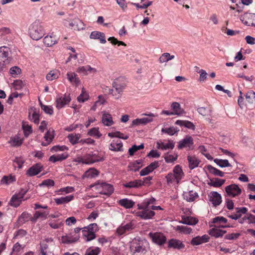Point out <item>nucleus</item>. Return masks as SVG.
<instances>
[{"instance_id": "nucleus-1", "label": "nucleus", "mask_w": 255, "mask_h": 255, "mask_svg": "<svg viewBox=\"0 0 255 255\" xmlns=\"http://www.w3.org/2000/svg\"><path fill=\"white\" fill-rule=\"evenodd\" d=\"M155 201L154 198H151L145 200L140 204H138V209L140 211L135 213L136 216L144 220L151 219L154 215V212L150 210L149 205L153 204Z\"/></svg>"}, {"instance_id": "nucleus-2", "label": "nucleus", "mask_w": 255, "mask_h": 255, "mask_svg": "<svg viewBox=\"0 0 255 255\" xmlns=\"http://www.w3.org/2000/svg\"><path fill=\"white\" fill-rule=\"evenodd\" d=\"M29 35L32 39L38 40L44 35V30L41 23L35 21L29 27Z\"/></svg>"}, {"instance_id": "nucleus-3", "label": "nucleus", "mask_w": 255, "mask_h": 255, "mask_svg": "<svg viewBox=\"0 0 255 255\" xmlns=\"http://www.w3.org/2000/svg\"><path fill=\"white\" fill-rule=\"evenodd\" d=\"M120 78L116 79L113 83V88L110 90L111 93L116 99H118L122 95L125 84L121 83Z\"/></svg>"}, {"instance_id": "nucleus-4", "label": "nucleus", "mask_w": 255, "mask_h": 255, "mask_svg": "<svg viewBox=\"0 0 255 255\" xmlns=\"http://www.w3.org/2000/svg\"><path fill=\"white\" fill-rule=\"evenodd\" d=\"M26 193V190H21L18 193L14 194L10 200L9 205L13 207L19 206Z\"/></svg>"}, {"instance_id": "nucleus-5", "label": "nucleus", "mask_w": 255, "mask_h": 255, "mask_svg": "<svg viewBox=\"0 0 255 255\" xmlns=\"http://www.w3.org/2000/svg\"><path fill=\"white\" fill-rule=\"evenodd\" d=\"M135 227V224L131 221L126 224L123 223L117 229V233L118 235H123L127 232L131 231Z\"/></svg>"}, {"instance_id": "nucleus-6", "label": "nucleus", "mask_w": 255, "mask_h": 255, "mask_svg": "<svg viewBox=\"0 0 255 255\" xmlns=\"http://www.w3.org/2000/svg\"><path fill=\"white\" fill-rule=\"evenodd\" d=\"M225 191L228 195L231 197L239 196L242 192L241 189L235 184H232L226 187Z\"/></svg>"}, {"instance_id": "nucleus-7", "label": "nucleus", "mask_w": 255, "mask_h": 255, "mask_svg": "<svg viewBox=\"0 0 255 255\" xmlns=\"http://www.w3.org/2000/svg\"><path fill=\"white\" fill-rule=\"evenodd\" d=\"M9 48L5 46L0 47V64L4 65L8 63Z\"/></svg>"}, {"instance_id": "nucleus-8", "label": "nucleus", "mask_w": 255, "mask_h": 255, "mask_svg": "<svg viewBox=\"0 0 255 255\" xmlns=\"http://www.w3.org/2000/svg\"><path fill=\"white\" fill-rule=\"evenodd\" d=\"M209 201L215 207L219 205L222 202V197L221 195L216 191L211 192L209 194Z\"/></svg>"}, {"instance_id": "nucleus-9", "label": "nucleus", "mask_w": 255, "mask_h": 255, "mask_svg": "<svg viewBox=\"0 0 255 255\" xmlns=\"http://www.w3.org/2000/svg\"><path fill=\"white\" fill-rule=\"evenodd\" d=\"M64 24L67 27H70L75 30H79L83 29V22L78 18H75L68 22H65Z\"/></svg>"}, {"instance_id": "nucleus-10", "label": "nucleus", "mask_w": 255, "mask_h": 255, "mask_svg": "<svg viewBox=\"0 0 255 255\" xmlns=\"http://www.w3.org/2000/svg\"><path fill=\"white\" fill-rule=\"evenodd\" d=\"M43 168V166L40 163H36L30 167L26 171V175L33 176L39 173Z\"/></svg>"}, {"instance_id": "nucleus-11", "label": "nucleus", "mask_w": 255, "mask_h": 255, "mask_svg": "<svg viewBox=\"0 0 255 255\" xmlns=\"http://www.w3.org/2000/svg\"><path fill=\"white\" fill-rule=\"evenodd\" d=\"M178 148L182 149L183 148H190L193 144V140L191 136H186L183 139L179 141Z\"/></svg>"}, {"instance_id": "nucleus-12", "label": "nucleus", "mask_w": 255, "mask_h": 255, "mask_svg": "<svg viewBox=\"0 0 255 255\" xmlns=\"http://www.w3.org/2000/svg\"><path fill=\"white\" fill-rule=\"evenodd\" d=\"M209 239L210 237L207 235H204L201 237L197 236L193 238L190 243L192 246H197L209 242Z\"/></svg>"}, {"instance_id": "nucleus-13", "label": "nucleus", "mask_w": 255, "mask_h": 255, "mask_svg": "<svg viewBox=\"0 0 255 255\" xmlns=\"http://www.w3.org/2000/svg\"><path fill=\"white\" fill-rule=\"evenodd\" d=\"M153 115H149L146 117H143L140 119H136L132 121L131 126L143 125L149 123L152 121Z\"/></svg>"}, {"instance_id": "nucleus-14", "label": "nucleus", "mask_w": 255, "mask_h": 255, "mask_svg": "<svg viewBox=\"0 0 255 255\" xmlns=\"http://www.w3.org/2000/svg\"><path fill=\"white\" fill-rule=\"evenodd\" d=\"M168 247L169 248L181 250L185 248V245L179 240L171 239L168 242Z\"/></svg>"}, {"instance_id": "nucleus-15", "label": "nucleus", "mask_w": 255, "mask_h": 255, "mask_svg": "<svg viewBox=\"0 0 255 255\" xmlns=\"http://www.w3.org/2000/svg\"><path fill=\"white\" fill-rule=\"evenodd\" d=\"M70 98L69 95L66 94L64 96L58 97L56 100V107L61 109L70 101Z\"/></svg>"}, {"instance_id": "nucleus-16", "label": "nucleus", "mask_w": 255, "mask_h": 255, "mask_svg": "<svg viewBox=\"0 0 255 255\" xmlns=\"http://www.w3.org/2000/svg\"><path fill=\"white\" fill-rule=\"evenodd\" d=\"M158 166V161L151 163L148 166L142 169L140 172V176H145L151 172Z\"/></svg>"}, {"instance_id": "nucleus-17", "label": "nucleus", "mask_w": 255, "mask_h": 255, "mask_svg": "<svg viewBox=\"0 0 255 255\" xmlns=\"http://www.w3.org/2000/svg\"><path fill=\"white\" fill-rule=\"evenodd\" d=\"M109 149L115 151H122L123 149V143L119 139L113 140L110 144Z\"/></svg>"}, {"instance_id": "nucleus-18", "label": "nucleus", "mask_w": 255, "mask_h": 255, "mask_svg": "<svg viewBox=\"0 0 255 255\" xmlns=\"http://www.w3.org/2000/svg\"><path fill=\"white\" fill-rule=\"evenodd\" d=\"M102 122L104 126L108 127L111 126L114 124L112 116L110 114L106 112L103 113Z\"/></svg>"}, {"instance_id": "nucleus-19", "label": "nucleus", "mask_w": 255, "mask_h": 255, "mask_svg": "<svg viewBox=\"0 0 255 255\" xmlns=\"http://www.w3.org/2000/svg\"><path fill=\"white\" fill-rule=\"evenodd\" d=\"M144 181H142L141 180H135L123 184V186L125 187L128 188H136L141 186L142 185H143Z\"/></svg>"}, {"instance_id": "nucleus-20", "label": "nucleus", "mask_w": 255, "mask_h": 255, "mask_svg": "<svg viewBox=\"0 0 255 255\" xmlns=\"http://www.w3.org/2000/svg\"><path fill=\"white\" fill-rule=\"evenodd\" d=\"M130 250L133 254L139 253L144 251V248L143 247V243L133 242L130 247Z\"/></svg>"}, {"instance_id": "nucleus-21", "label": "nucleus", "mask_w": 255, "mask_h": 255, "mask_svg": "<svg viewBox=\"0 0 255 255\" xmlns=\"http://www.w3.org/2000/svg\"><path fill=\"white\" fill-rule=\"evenodd\" d=\"M90 37L91 39H99L102 43L106 42L104 33L99 31L92 32Z\"/></svg>"}, {"instance_id": "nucleus-22", "label": "nucleus", "mask_w": 255, "mask_h": 255, "mask_svg": "<svg viewBox=\"0 0 255 255\" xmlns=\"http://www.w3.org/2000/svg\"><path fill=\"white\" fill-rule=\"evenodd\" d=\"M118 203L120 205L126 209L132 208L135 204L134 201L128 198H124L118 201Z\"/></svg>"}, {"instance_id": "nucleus-23", "label": "nucleus", "mask_w": 255, "mask_h": 255, "mask_svg": "<svg viewBox=\"0 0 255 255\" xmlns=\"http://www.w3.org/2000/svg\"><path fill=\"white\" fill-rule=\"evenodd\" d=\"M101 187L103 189L101 193L104 195H110L114 191V188L113 186L109 184L103 183L101 185Z\"/></svg>"}, {"instance_id": "nucleus-24", "label": "nucleus", "mask_w": 255, "mask_h": 255, "mask_svg": "<svg viewBox=\"0 0 255 255\" xmlns=\"http://www.w3.org/2000/svg\"><path fill=\"white\" fill-rule=\"evenodd\" d=\"M187 159L190 169H193L198 166L200 161L195 156H188Z\"/></svg>"}, {"instance_id": "nucleus-25", "label": "nucleus", "mask_w": 255, "mask_h": 255, "mask_svg": "<svg viewBox=\"0 0 255 255\" xmlns=\"http://www.w3.org/2000/svg\"><path fill=\"white\" fill-rule=\"evenodd\" d=\"M77 72L85 75L87 74L88 72L95 73L97 72V70L96 69L92 68L89 65H87L86 66H82L79 67L77 70Z\"/></svg>"}, {"instance_id": "nucleus-26", "label": "nucleus", "mask_w": 255, "mask_h": 255, "mask_svg": "<svg viewBox=\"0 0 255 255\" xmlns=\"http://www.w3.org/2000/svg\"><path fill=\"white\" fill-rule=\"evenodd\" d=\"M175 124L180 126H184L187 128L192 130H194L195 128L194 125L188 121L177 120L175 122Z\"/></svg>"}, {"instance_id": "nucleus-27", "label": "nucleus", "mask_w": 255, "mask_h": 255, "mask_svg": "<svg viewBox=\"0 0 255 255\" xmlns=\"http://www.w3.org/2000/svg\"><path fill=\"white\" fill-rule=\"evenodd\" d=\"M173 175L176 177V182L178 183L182 178L184 174L181 167L179 165H176L173 169Z\"/></svg>"}, {"instance_id": "nucleus-28", "label": "nucleus", "mask_w": 255, "mask_h": 255, "mask_svg": "<svg viewBox=\"0 0 255 255\" xmlns=\"http://www.w3.org/2000/svg\"><path fill=\"white\" fill-rule=\"evenodd\" d=\"M74 196L73 195H68L65 197H62L59 198L54 199L55 203L57 205L63 204L67 203L73 199Z\"/></svg>"}, {"instance_id": "nucleus-29", "label": "nucleus", "mask_w": 255, "mask_h": 255, "mask_svg": "<svg viewBox=\"0 0 255 255\" xmlns=\"http://www.w3.org/2000/svg\"><path fill=\"white\" fill-rule=\"evenodd\" d=\"M225 181L226 180L225 179L215 178L210 179V181L208 183V184L214 187H220L225 183Z\"/></svg>"}, {"instance_id": "nucleus-30", "label": "nucleus", "mask_w": 255, "mask_h": 255, "mask_svg": "<svg viewBox=\"0 0 255 255\" xmlns=\"http://www.w3.org/2000/svg\"><path fill=\"white\" fill-rule=\"evenodd\" d=\"M79 239V235H76L75 237L71 236H66L62 237V242L65 244H70L77 242Z\"/></svg>"}, {"instance_id": "nucleus-31", "label": "nucleus", "mask_w": 255, "mask_h": 255, "mask_svg": "<svg viewBox=\"0 0 255 255\" xmlns=\"http://www.w3.org/2000/svg\"><path fill=\"white\" fill-rule=\"evenodd\" d=\"M68 154L66 153L57 154L56 155H53L49 157V160L53 162L62 161L66 159L68 157Z\"/></svg>"}, {"instance_id": "nucleus-32", "label": "nucleus", "mask_w": 255, "mask_h": 255, "mask_svg": "<svg viewBox=\"0 0 255 255\" xmlns=\"http://www.w3.org/2000/svg\"><path fill=\"white\" fill-rule=\"evenodd\" d=\"M226 233V231H223L218 228H214L210 231L209 234L211 236L217 238L220 237H222Z\"/></svg>"}, {"instance_id": "nucleus-33", "label": "nucleus", "mask_w": 255, "mask_h": 255, "mask_svg": "<svg viewBox=\"0 0 255 255\" xmlns=\"http://www.w3.org/2000/svg\"><path fill=\"white\" fill-rule=\"evenodd\" d=\"M54 130H50L49 129L48 130L46 134H45L44 138L45 140L47 141V143H42L41 144L43 146H46L48 144H49L51 141L52 140L53 138H54Z\"/></svg>"}, {"instance_id": "nucleus-34", "label": "nucleus", "mask_w": 255, "mask_h": 255, "mask_svg": "<svg viewBox=\"0 0 255 255\" xmlns=\"http://www.w3.org/2000/svg\"><path fill=\"white\" fill-rule=\"evenodd\" d=\"M171 108L174 115H180L183 114V110L181 108L180 104L177 102H173L171 104Z\"/></svg>"}, {"instance_id": "nucleus-35", "label": "nucleus", "mask_w": 255, "mask_h": 255, "mask_svg": "<svg viewBox=\"0 0 255 255\" xmlns=\"http://www.w3.org/2000/svg\"><path fill=\"white\" fill-rule=\"evenodd\" d=\"M198 221V220L192 217H183L180 222L183 224L193 225L196 224Z\"/></svg>"}, {"instance_id": "nucleus-36", "label": "nucleus", "mask_w": 255, "mask_h": 255, "mask_svg": "<svg viewBox=\"0 0 255 255\" xmlns=\"http://www.w3.org/2000/svg\"><path fill=\"white\" fill-rule=\"evenodd\" d=\"M142 160L141 159L137 160L132 163H131L128 167L130 168V170L133 171L134 172L137 171L138 169L142 167Z\"/></svg>"}, {"instance_id": "nucleus-37", "label": "nucleus", "mask_w": 255, "mask_h": 255, "mask_svg": "<svg viewBox=\"0 0 255 255\" xmlns=\"http://www.w3.org/2000/svg\"><path fill=\"white\" fill-rule=\"evenodd\" d=\"M207 169L210 173L213 174L215 176L223 177L225 175V173L224 172H222L211 165H208L207 166Z\"/></svg>"}, {"instance_id": "nucleus-38", "label": "nucleus", "mask_w": 255, "mask_h": 255, "mask_svg": "<svg viewBox=\"0 0 255 255\" xmlns=\"http://www.w3.org/2000/svg\"><path fill=\"white\" fill-rule=\"evenodd\" d=\"M174 55H171L169 53H164L160 56V63H165V66H166L167 62L174 59Z\"/></svg>"}, {"instance_id": "nucleus-39", "label": "nucleus", "mask_w": 255, "mask_h": 255, "mask_svg": "<svg viewBox=\"0 0 255 255\" xmlns=\"http://www.w3.org/2000/svg\"><path fill=\"white\" fill-rule=\"evenodd\" d=\"M179 131V129L178 128L170 127L169 128H162L161 131L162 133H166L170 135H172L175 133Z\"/></svg>"}, {"instance_id": "nucleus-40", "label": "nucleus", "mask_w": 255, "mask_h": 255, "mask_svg": "<svg viewBox=\"0 0 255 255\" xmlns=\"http://www.w3.org/2000/svg\"><path fill=\"white\" fill-rule=\"evenodd\" d=\"M101 252V249L99 247H89L85 253V255H98Z\"/></svg>"}, {"instance_id": "nucleus-41", "label": "nucleus", "mask_w": 255, "mask_h": 255, "mask_svg": "<svg viewBox=\"0 0 255 255\" xmlns=\"http://www.w3.org/2000/svg\"><path fill=\"white\" fill-rule=\"evenodd\" d=\"M67 79L71 82L75 84L76 85L80 83V80L77 77V75L72 72H68L67 74Z\"/></svg>"}, {"instance_id": "nucleus-42", "label": "nucleus", "mask_w": 255, "mask_h": 255, "mask_svg": "<svg viewBox=\"0 0 255 255\" xmlns=\"http://www.w3.org/2000/svg\"><path fill=\"white\" fill-rule=\"evenodd\" d=\"M56 42V38L51 36H46L43 39V43L48 47L52 46L55 44Z\"/></svg>"}, {"instance_id": "nucleus-43", "label": "nucleus", "mask_w": 255, "mask_h": 255, "mask_svg": "<svg viewBox=\"0 0 255 255\" xmlns=\"http://www.w3.org/2000/svg\"><path fill=\"white\" fill-rule=\"evenodd\" d=\"M163 157L167 163H173L177 159L178 155L175 153L172 154L167 152L164 154Z\"/></svg>"}, {"instance_id": "nucleus-44", "label": "nucleus", "mask_w": 255, "mask_h": 255, "mask_svg": "<svg viewBox=\"0 0 255 255\" xmlns=\"http://www.w3.org/2000/svg\"><path fill=\"white\" fill-rule=\"evenodd\" d=\"M99 174V172L97 170L94 168H91L85 173L84 176L89 178H93L97 176Z\"/></svg>"}, {"instance_id": "nucleus-45", "label": "nucleus", "mask_w": 255, "mask_h": 255, "mask_svg": "<svg viewBox=\"0 0 255 255\" xmlns=\"http://www.w3.org/2000/svg\"><path fill=\"white\" fill-rule=\"evenodd\" d=\"M100 159H93L91 156V154H89L84 156L81 159V162L83 163L90 164L94 163L96 162H99Z\"/></svg>"}, {"instance_id": "nucleus-46", "label": "nucleus", "mask_w": 255, "mask_h": 255, "mask_svg": "<svg viewBox=\"0 0 255 255\" xmlns=\"http://www.w3.org/2000/svg\"><path fill=\"white\" fill-rule=\"evenodd\" d=\"M183 195L184 199H185L188 202L193 201L195 198L198 196L196 193H194L192 191L185 193Z\"/></svg>"}, {"instance_id": "nucleus-47", "label": "nucleus", "mask_w": 255, "mask_h": 255, "mask_svg": "<svg viewBox=\"0 0 255 255\" xmlns=\"http://www.w3.org/2000/svg\"><path fill=\"white\" fill-rule=\"evenodd\" d=\"M174 146L175 142L173 141L169 140L167 143L160 142V149L162 150L172 149Z\"/></svg>"}, {"instance_id": "nucleus-48", "label": "nucleus", "mask_w": 255, "mask_h": 255, "mask_svg": "<svg viewBox=\"0 0 255 255\" xmlns=\"http://www.w3.org/2000/svg\"><path fill=\"white\" fill-rule=\"evenodd\" d=\"M214 161L218 165L222 168L231 166V164L227 159H220L216 158Z\"/></svg>"}, {"instance_id": "nucleus-49", "label": "nucleus", "mask_w": 255, "mask_h": 255, "mask_svg": "<svg viewBox=\"0 0 255 255\" xmlns=\"http://www.w3.org/2000/svg\"><path fill=\"white\" fill-rule=\"evenodd\" d=\"M15 181V178L14 176H4L1 180V183L2 184L8 185Z\"/></svg>"}, {"instance_id": "nucleus-50", "label": "nucleus", "mask_w": 255, "mask_h": 255, "mask_svg": "<svg viewBox=\"0 0 255 255\" xmlns=\"http://www.w3.org/2000/svg\"><path fill=\"white\" fill-rule=\"evenodd\" d=\"M59 72L57 70H52L47 74L46 78L47 80L52 81L57 79L59 77Z\"/></svg>"}, {"instance_id": "nucleus-51", "label": "nucleus", "mask_w": 255, "mask_h": 255, "mask_svg": "<svg viewBox=\"0 0 255 255\" xmlns=\"http://www.w3.org/2000/svg\"><path fill=\"white\" fill-rule=\"evenodd\" d=\"M83 236L86 241H90L96 238L95 233H93V232H89L85 231H82Z\"/></svg>"}, {"instance_id": "nucleus-52", "label": "nucleus", "mask_w": 255, "mask_h": 255, "mask_svg": "<svg viewBox=\"0 0 255 255\" xmlns=\"http://www.w3.org/2000/svg\"><path fill=\"white\" fill-rule=\"evenodd\" d=\"M31 217H30V214L26 212H23L22 213L21 216L18 218V222L20 224H23L25 222L31 220Z\"/></svg>"}, {"instance_id": "nucleus-53", "label": "nucleus", "mask_w": 255, "mask_h": 255, "mask_svg": "<svg viewBox=\"0 0 255 255\" xmlns=\"http://www.w3.org/2000/svg\"><path fill=\"white\" fill-rule=\"evenodd\" d=\"M175 230L179 231L180 233H182L185 234H189L192 231V229L190 228L184 226H177L175 228Z\"/></svg>"}, {"instance_id": "nucleus-54", "label": "nucleus", "mask_w": 255, "mask_h": 255, "mask_svg": "<svg viewBox=\"0 0 255 255\" xmlns=\"http://www.w3.org/2000/svg\"><path fill=\"white\" fill-rule=\"evenodd\" d=\"M82 231H85L86 232L88 231L89 232H93V233L95 234V232L98 230V226L96 223H92L90 224L87 227L82 228Z\"/></svg>"}, {"instance_id": "nucleus-55", "label": "nucleus", "mask_w": 255, "mask_h": 255, "mask_svg": "<svg viewBox=\"0 0 255 255\" xmlns=\"http://www.w3.org/2000/svg\"><path fill=\"white\" fill-rule=\"evenodd\" d=\"M246 100L248 103L253 104L255 102V93L253 91H250L246 95Z\"/></svg>"}, {"instance_id": "nucleus-56", "label": "nucleus", "mask_w": 255, "mask_h": 255, "mask_svg": "<svg viewBox=\"0 0 255 255\" xmlns=\"http://www.w3.org/2000/svg\"><path fill=\"white\" fill-rule=\"evenodd\" d=\"M149 237L153 243L157 245H159V233H150Z\"/></svg>"}, {"instance_id": "nucleus-57", "label": "nucleus", "mask_w": 255, "mask_h": 255, "mask_svg": "<svg viewBox=\"0 0 255 255\" xmlns=\"http://www.w3.org/2000/svg\"><path fill=\"white\" fill-rule=\"evenodd\" d=\"M143 148H144L143 143H141V144H140L139 145H138V146L136 145H133L132 146V147L131 148H130L128 149L129 154L130 156H132L134 154L135 152H136L138 150L143 149Z\"/></svg>"}, {"instance_id": "nucleus-58", "label": "nucleus", "mask_w": 255, "mask_h": 255, "mask_svg": "<svg viewBox=\"0 0 255 255\" xmlns=\"http://www.w3.org/2000/svg\"><path fill=\"white\" fill-rule=\"evenodd\" d=\"M81 135L80 134H75V135L73 134H70L68 136V138L70 141V142L72 144H75L77 143L80 139Z\"/></svg>"}, {"instance_id": "nucleus-59", "label": "nucleus", "mask_w": 255, "mask_h": 255, "mask_svg": "<svg viewBox=\"0 0 255 255\" xmlns=\"http://www.w3.org/2000/svg\"><path fill=\"white\" fill-rule=\"evenodd\" d=\"M88 133L90 136H96L97 138H100L102 136V134L100 133L99 130V128H93L90 129Z\"/></svg>"}, {"instance_id": "nucleus-60", "label": "nucleus", "mask_w": 255, "mask_h": 255, "mask_svg": "<svg viewBox=\"0 0 255 255\" xmlns=\"http://www.w3.org/2000/svg\"><path fill=\"white\" fill-rule=\"evenodd\" d=\"M53 239L51 238H46L41 243V249L47 250L49 244L52 243Z\"/></svg>"}, {"instance_id": "nucleus-61", "label": "nucleus", "mask_w": 255, "mask_h": 255, "mask_svg": "<svg viewBox=\"0 0 255 255\" xmlns=\"http://www.w3.org/2000/svg\"><path fill=\"white\" fill-rule=\"evenodd\" d=\"M22 128L25 136H28L32 132V128L30 126L26 123H22Z\"/></svg>"}, {"instance_id": "nucleus-62", "label": "nucleus", "mask_w": 255, "mask_h": 255, "mask_svg": "<svg viewBox=\"0 0 255 255\" xmlns=\"http://www.w3.org/2000/svg\"><path fill=\"white\" fill-rule=\"evenodd\" d=\"M20 72L21 69L17 66L12 67L9 70L10 74L13 77H15L18 74L20 73Z\"/></svg>"}, {"instance_id": "nucleus-63", "label": "nucleus", "mask_w": 255, "mask_h": 255, "mask_svg": "<svg viewBox=\"0 0 255 255\" xmlns=\"http://www.w3.org/2000/svg\"><path fill=\"white\" fill-rule=\"evenodd\" d=\"M197 111L199 114L203 116H206L209 115L211 112L210 110H208L204 107H200L197 109Z\"/></svg>"}, {"instance_id": "nucleus-64", "label": "nucleus", "mask_w": 255, "mask_h": 255, "mask_svg": "<svg viewBox=\"0 0 255 255\" xmlns=\"http://www.w3.org/2000/svg\"><path fill=\"white\" fill-rule=\"evenodd\" d=\"M22 141L23 140L17 136L12 138L10 142L12 145L14 146H18L22 144Z\"/></svg>"}]
</instances>
